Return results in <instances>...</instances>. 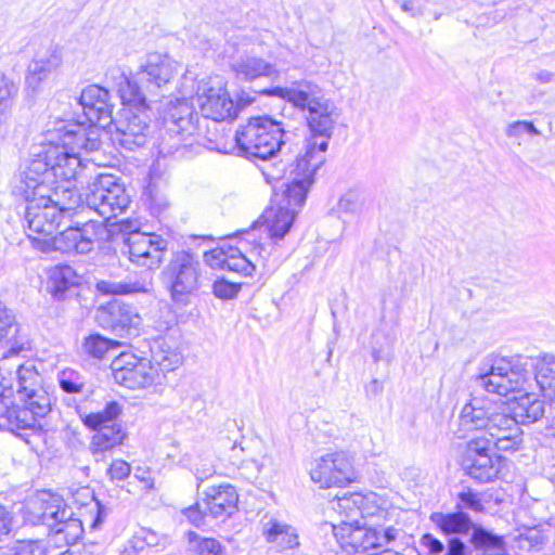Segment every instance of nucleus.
<instances>
[{"mask_svg":"<svg viewBox=\"0 0 555 555\" xmlns=\"http://www.w3.org/2000/svg\"><path fill=\"white\" fill-rule=\"evenodd\" d=\"M24 405H13L11 399L0 392V429L14 433L29 443L28 434L35 431L37 418L44 417L51 411V397L44 387L21 398Z\"/></svg>","mask_w":555,"mask_h":555,"instance_id":"9","label":"nucleus"},{"mask_svg":"<svg viewBox=\"0 0 555 555\" xmlns=\"http://www.w3.org/2000/svg\"><path fill=\"white\" fill-rule=\"evenodd\" d=\"M13 555H46V547L39 540L16 541Z\"/></svg>","mask_w":555,"mask_h":555,"instance_id":"47","label":"nucleus"},{"mask_svg":"<svg viewBox=\"0 0 555 555\" xmlns=\"http://www.w3.org/2000/svg\"><path fill=\"white\" fill-rule=\"evenodd\" d=\"M181 356L170 348L158 346L152 350V358L147 360L153 369L163 375V385L166 383L167 373L175 371L181 364Z\"/></svg>","mask_w":555,"mask_h":555,"instance_id":"35","label":"nucleus"},{"mask_svg":"<svg viewBox=\"0 0 555 555\" xmlns=\"http://www.w3.org/2000/svg\"><path fill=\"white\" fill-rule=\"evenodd\" d=\"M446 555H468V547L459 538H451L448 542Z\"/></svg>","mask_w":555,"mask_h":555,"instance_id":"56","label":"nucleus"},{"mask_svg":"<svg viewBox=\"0 0 555 555\" xmlns=\"http://www.w3.org/2000/svg\"><path fill=\"white\" fill-rule=\"evenodd\" d=\"M150 203L152 209H155L157 212L163 211L169 205L166 196L159 195L157 193L153 194L152 191L150 192Z\"/></svg>","mask_w":555,"mask_h":555,"instance_id":"59","label":"nucleus"},{"mask_svg":"<svg viewBox=\"0 0 555 555\" xmlns=\"http://www.w3.org/2000/svg\"><path fill=\"white\" fill-rule=\"evenodd\" d=\"M18 85L0 72V125L10 117L18 94Z\"/></svg>","mask_w":555,"mask_h":555,"instance_id":"36","label":"nucleus"},{"mask_svg":"<svg viewBox=\"0 0 555 555\" xmlns=\"http://www.w3.org/2000/svg\"><path fill=\"white\" fill-rule=\"evenodd\" d=\"M365 502L360 506V518L367 517H379L383 516L386 511L377 505V495L375 493L364 494Z\"/></svg>","mask_w":555,"mask_h":555,"instance_id":"49","label":"nucleus"},{"mask_svg":"<svg viewBox=\"0 0 555 555\" xmlns=\"http://www.w3.org/2000/svg\"><path fill=\"white\" fill-rule=\"evenodd\" d=\"M96 320L119 336L137 334L142 318L137 309L121 300H112L98 309Z\"/></svg>","mask_w":555,"mask_h":555,"instance_id":"17","label":"nucleus"},{"mask_svg":"<svg viewBox=\"0 0 555 555\" xmlns=\"http://www.w3.org/2000/svg\"><path fill=\"white\" fill-rule=\"evenodd\" d=\"M543 397L550 401L552 405L555 406V384L551 386L550 389H546L542 392Z\"/></svg>","mask_w":555,"mask_h":555,"instance_id":"62","label":"nucleus"},{"mask_svg":"<svg viewBox=\"0 0 555 555\" xmlns=\"http://www.w3.org/2000/svg\"><path fill=\"white\" fill-rule=\"evenodd\" d=\"M528 371L506 358L494 357L485 361L478 376L479 386L488 392L507 396L509 392L525 390Z\"/></svg>","mask_w":555,"mask_h":555,"instance_id":"13","label":"nucleus"},{"mask_svg":"<svg viewBox=\"0 0 555 555\" xmlns=\"http://www.w3.org/2000/svg\"><path fill=\"white\" fill-rule=\"evenodd\" d=\"M289 183L275 207H270L262 215L266 228L273 240H281L291 230L295 217L305 204L307 193L314 182V177H308L300 170L289 166Z\"/></svg>","mask_w":555,"mask_h":555,"instance_id":"8","label":"nucleus"},{"mask_svg":"<svg viewBox=\"0 0 555 555\" xmlns=\"http://www.w3.org/2000/svg\"><path fill=\"white\" fill-rule=\"evenodd\" d=\"M194 89L195 76L191 70H186L180 86L182 99L171 103L164 117L169 133L184 142V146L192 145L202 137L199 117L188 102V98L194 96Z\"/></svg>","mask_w":555,"mask_h":555,"instance_id":"11","label":"nucleus"},{"mask_svg":"<svg viewBox=\"0 0 555 555\" xmlns=\"http://www.w3.org/2000/svg\"><path fill=\"white\" fill-rule=\"evenodd\" d=\"M111 370L115 382L129 389L157 391L163 386V375L146 359H139L132 353L117 356L111 363Z\"/></svg>","mask_w":555,"mask_h":555,"instance_id":"14","label":"nucleus"},{"mask_svg":"<svg viewBox=\"0 0 555 555\" xmlns=\"http://www.w3.org/2000/svg\"><path fill=\"white\" fill-rule=\"evenodd\" d=\"M456 498L455 508L457 511L464 512V509H469L476 513L483 511V504L479 494L469 488L459 492Z\"/></svg>","mask_w":555,"mask_h":555,"instance_id":"45","label":"nucleus"},{"mask_svg":"<svg viewBox=\"0 0 555 555\" xmlns=\"http://www.w3.org/2000/svg\"><path fill=\"white\" fill-rule=\"evenodd\" d=\"M399 5L403 12L409 13L411 16H416L420 13V10L414 5V2L411 0H401L399 1Z\"/></svg>","mask_w":555,"mask_h":555,"instance_id":"61","label":"nucleus"},{"mask_svg":"<svg viewBox=\"0 0 555 555\" xmlns=\"http://www.w3.org/2000/svg\"><path fill=\"white\" fill-rule=\"evenodd\" d=\"M337 118L336 106L325 98L311 106L307 116L310 137L306 140L305 154L298 156L289 165L294 170H300L308 177H314L315 171L325 160L324 154Z\"/></svg>","mask_w":555,"mask_h":555,"instance_id":"5","label":"nucleus"},{"mask_svg":"<svg viewBox=\"0 0 555 555\" xmlns=\"http://www.w3.org/2000/svg\"><path fill=\"white\" fill-rule=\"evenodd\" d=\"M517 546L521 550H530L541 544L542 538L535 529H528L515 537Z\"/></svg>","mask_w":555,"mask_h":555,"instance_id":"51","label":"nucleus"},{"mask_svg":"<svg viewBox=\"0 0 555 555\" xmlns=\"http://www.w3.org/2000/svg\"><path fill=\"white\" fill-rule=\"evenodd\" d=\"M222 550L220 542L211 538H201L195 545L197 555H221Z\"/></svg>","mask_w":555,"mask_h":555,"instance_id":"52","label":"nucleus"},{"mask_svg":"<svg viewBox=\"0 0 555 555\" xmlns=\"http://www.w3.org/2000/svg\"><path fill=\"white\" fill-rule=\"evenodd\" d=\"M96 289L106 295H127L132 293H145L147 288L138 282L124 283L116 281L101 280L96 282Z\"/></svg>","mask_w":555,"mask_h":555,"instance_id":"41","label":"nucleus"},{"mask_svg":"<svg viewBox=\"0 0 555 555\" xmlns=\"http://www.w3.org/2000/svg\"><path fill=\"white\" fill-rule=\"evenodd\" d=\"M333 533L341 548L349 553L361 554L378 548L376 529L366 528L360 522L340 521L339 525H333Z\"/></svg>","mask_w":555,"mask_h":555,"instance_id":"20","label":"nucleus"},{"mask_svg":"<svg viewBox=\"0 0 555 555\" xmlns=\"http://www.w3.org/2000/svg\"><path fill=\"white\" fill-rule=\"evenodd\" d=\"M118 92L124 104L120 116L113 120L112 140L126 150L143 146L150 132L146 98L139 83L121 75Z\"/></svg>","mask_w":555,"mask_h":555,"instance_id":"4","label":"nucleus"},{"mask_svg":"<svg viewBox=\"0 0 555 555\" xmlns=\"http://www.w3.org/2000/svg\"><path fill=\"white\" fill-rule=\"evenodd\" d=\"M203 500L208 515L216 519H227L237 511L238 494L230 483L209 486Z\"/></svg>","mask_w":555,"mask_h":555,"instance_id":"21","label":"nucleus"},{"mask_svg":"<svg viewBox=\"0 0 555 555\" xmlns=\"http://www.w3.org/2000/svg\"><path fill=\"white\" fill-rule=\"evenodd\" d=\"M398 534V530L393 528H387L383 532L376 529V535L378 538V547H382L390 542L395 541Z\"/></svg>","mask_w":555,"mask_h":555,"instance_id":"58","label":"nucleus"},{"mask_svg":"<svg viewBox=\"0 0 555 555\" xmlns=\"http://www.w3.org/2000/svg\"><path fill=\"white\" fill-rule=\"evenodd\" d=\"M228 246L216 247L204 254L205 262L214 269H227Z\"/></svg>","mask_w":555,"mask_h":555,"instance_id":"48","label":"nucleus"},{"mask_svg":"<svg viewBox=\"0 0 555 555\" xmlns=\"http://www.w3.org/2000/svg\"><path fill=\"white\" fill-rule=\"evenodd\" d=\"M266 93L287 100L294 106L308 111L324 99L319 86L309 80L294 81L289 87H276Z\"/></svg>","mask_w":555,"mask_h":555,"instance_id":"23","label":"nucleus"},{"mask_svg":"<svg viewBox=\"0 0 555 555\" xmlns=\"http://www.w3.org/2000/svg\"><path fill=\"white\" fill-rule=\"evenodd\" d=\"M480 431L478 440H485L490 450L514 452L524 442V431L511 408L503 401L474 398L459 415L457 435L465 438L469 433Z\"/></svg>","mask_w":555,"mask_h":555,"instance_id":"3","label":"nucleus"},{"mask_svg":"<svg viewBox=\"0 0 555 555\" xmlns=\"http://www.w3.org/2000/svg\"><path fill=\"white\" fill-rule=\"evenodd\" d=\"M27 184L29 183L20 179L14 186V193L27 203L25 221L27 235L34 247L43 253L59 250L66 254H88L94 248L95 242L107 238V230L93 220L70 225L54 235L62 217L76 215L80 194L73 189H64L62 198L59 195L53 199L51 192L39 191L38 188Z\"/></svg>","mask_w":555,"mask_h":555,"instance_id":"1","label":"nucleus"},{"mask_svg":"<svg viewBox=\"0 0 555 555\" xmlns=\"http://www.w3.org/2000/svg\"><path fill=\"white\" fill-rule=\"evenodd\" d=\"M2 341H5L10 348L1 358L0 371L5 367L9 358L18 354L27 344L26 339L20 336L15 315L0 301V343Z\"/></svg>","mask_w":555,"mask_h":555,"instance_id":"24","label":"nucleus"},{"mask_svg":"<svg viewBox=\"0 0 555 555\" xmlns=\"http://www.w3.org/2000/svg\"><path fill=\"white\" fill-rule=\"evenodd\" d=\"M309 475L320 488L345 487L357 480L352 457L344 451L330 452L312 460Z\"/></svg>","mask_w":555,"mask_h":555,"instance_id":"15","label":"nucleus"},{"mask_svg":"<svg viewBox=\"0 0 555 555\" xmlns=\"http://www.w3.org/2000/svg\"><path fill=\"white\" fill-rule=\"evenodd\" d=\"M430 520L446 534H466L476 527L469 515L462 511L453 513L435 512L430 515Z\"/></svg>","mask_w":555,"mask_h":555,"instance_id":"29","label":"nucleus"},{"mask_svg":"<svg viewBox=\"0 0 555 555\" xmlns=\"http://www.w3.org/2000/svg\"><path fill=\"white\" fill-rule=\"evenodd\" d=\"M517 400L513 415L521 418V422L532 423L544 414V402L539 400L534 393L525 392Z\"/></svg>","mask_w":555,"mask_h":555,"instance_id":"34","label":"nucleus"},{"mask_svg":"<svg viewBox=\"0 0 555 555\" xmlns=\"http://www.w3.org/2000/svg\"><path fill=\"white\" fill-rule=\"evenodd\" d=\"M101 145L96 129L86 128L83 122L56 119L50 121L38 151L33 153L20 179L39 191L53 192L59 197L64 189L61 183H70L81 173L85 165L79 152H93Z\"/></svg>","mask_w":555,"mask_h":555,"instance_id":"2","label":"nucleus"},{"mask_svg":"<svg viewBox=\"0 0 555 555\" xmlns=\"http://www.w3.org/2000/svg\"><path fill=\"white\" fill-rule=\"evenodd\" d=\"M63 63L61 51L54 49L49 54L30 62L26 75V85L34 91L38 90L50 75Z\"/></svg>","mask_w":555,"mask_h":555,"instance_id":"27","label":"nucleus"},{"mask_svg":"<svg viewBox=\"0 0 555 555\" xmlns=\"http://www.w3.org/2000/svg\"><path fill=\"white\" fill-rule=\"evenodd\" d=\"M228 262L227 269L229 271L238 272L245 276H249L255 271V264L242 253L237 247L228 246Z\"/></svg>","mask_w":555,"mask_h":555,"instance_id":"43","label":"nucleus"},{"mask_svg":"<svg viewBox=\"0 0 555 555\" xmlns=\"http://www.w3.org/2000/svg\"><path fill=\"white\" fill-rule=\"evenodd\" d=\"M121 414V406L116 401L106 403L105 408L99 412L80 413L82 423L91 428L96 429L105 425L116 423V418Z\"/></svg>","mask_w":555,"mask_h":555,"instance_id":"38","label":"nucleus"},{"mask_svg":"<svg viewBox=\"0 0 555 555\" xmlns=\"http://www.w3.org/2000/svg\"><path fill=\"white\" fill-rule=\"evenodd\" d=\"M130 204L129 195L125 186L119 183L118 179L112 175H99L95 180L90 183L85 193V197L80 196L79 206L76 207V214H95L103 219L99 221L107 230V222L118 214L125 211ZM89 220H92L90 218ZM94 221V219H93ZM98 222V220H95ZM111 234H108L107 241ZM102 242L104 240H101Z\"/></svg>","mask_w":555,"mask_h":555,"instance_id":"7","label":"nucleus"},{"mask_svg":"<svg viewBox=\"0 0 555 555\" xmlns=\"http://www.w3.org/2000/svg\"><path fill=\"white\" fill-rule=\"evenodd\" d=\"M255 101L254 96H244V94H241L237 99V104L235 105L236 108L240 106H246L251 104Z\"/></svg>","mask_w":555,"mask_h":555,"instance_id":"63","label":"nucleus"},{"mask_svg":"<svg viewBox=\"0 0 555 555\" xmlns=\"http://www.w3.org/2000/svg\"><path fill=\"white\" fill-rule=\"evenodd\" d=\"M262 534L268 543L280 551L297 548L300 545L297 529L278 519H269L264 522Z\"/></svg>","mask_w":555,"mask_h":555,"instance_id":"26","label":"nucleus"},{"mask_svg":"<svg viewBox=\"0 0 555 555\" xmlns=\"http://www.w3.org/2000/svg\"><path fill=\"white\" fill-rule=\"evenodd\" d=\"M162 278L171 300L179 305H188L191 296L199 291L203 280L197 255L184 249L172 253L162 271Z\"/></svg>","mask_w":555,"mask_h":555,"instance_id":"10","label":"nucleus"},{"mask_svg":"<svg viewBox=\"0 0 555 555\" xmlns=\"http://www.w3.org/2000/svg\"><path fill=\"white\" fill-rule=\"evenodd\" d=\"M285 133L282 124L268 116L251 117L236 130L238 155L248 159H270L285 143Z\"/></svg>","mask_w":555,"mask_h":555,"instance_id":"6","label":"nucleus"},{"mask_svg":"<svg viewBox=\"0 0 555 555\" xmlns=\"http://www.w3.org/2000/svg\"><path fill=\"white\" fill-rule=\"evenodd\" d=\"M178 73V63L167 54L151 53L137 74L138 82L150 93L166 86Z\"/></svg>","mask_w":555,"mask_h":555,"instance_id":"18","label":"nucleus"},{"mask_svg":"<svg viewBox=\"0 0 555 555\" xmlns=\"http://www.w3.org/2000/svg\"><path fill=\"white\" fill-rule=\"evenodd\" d=\"M50 284L52 295L63 299L66 292L78 284V275L70 266H56L50 271Z\"/></svg>","mask_w":555,"mask_h":555,"instance_id":"31","label":"nucleus"},{"mask_svg":"<svg viewBox=\"0 0 555 555\" xmlns=\"http://www.w3.org/2000/svg\"><path fill=\"white\" fill-rule=\"evenodd\" d=\"M118 346L117 341L107 339L100 334H92L85 338L82 349L92 358L103 359Z\"/></svg>","mask_w":555,"mask_h":555,"instance_id":"39","label":"nucleus"},{"mask_svg":"<svg viewBox=\"0 0 555 555\" xmlns=\"http://www.w3.org/2000/svg\"><path fill=\"white\" fill-rule=\"evenodd\" d=\"M75 548L62 555H102L101 546L95 543L81 547L76 545Z\"/></svg>","mask_w":555,"mask_h":555,"instance_id":"57","label":"nucleus"},{"mask_svg":"<svg viewBox=\"0 0 555 555\" xmlns=\"http://www.w3.org/2000/svg\"><path fill=\"white\" fill-rule=\"evenodd\" d=\"M194 96L202 116L214 121L236 117V106L228 91L227 80L219 75L195 79Z\"/></svg>","mask_w":555,"mask_h":555,"instance_id":"12","label":"nucleus"},{"mask_svg":"<svg viewBox=\"0 0 555 555\" xmlns=\"http://www.w3.org/2000/svg\"><path fill=\"white\" fill-rule=\"evenodd\" d=\"M230 67L236 78L247 81L278 73L274 64L253 54L240 55L231 62Z\"/></svg>","mask_w":555,"mask_h":555,"instance_id":"25","label":"nucleus"},{"mask_svg":"<svg viewBox=\"0 0 555 555\" xmlns=\"http://www.w3.org/2000/svg\"><path fill=\"white\" fill-rule=\"evenodd\" d=\"M505 133L511 139H520L526 130L522 120L514 121L506 127Z\"/></svg>","mask_w":555,"mask_h":555,"instance_id":"60","label":"nucleus"},{"mask_svg":"<svg viewBox=\"0 0 555 555\" xmlns=\"http://www.w3.org/2000/svg\"><path fill=\"white\" fill-rule=\"evenodd\" d=\"M485 443V440L472 439L468 442L465 456L467 474L480 482H488L498 474V469L489 453L490 449Z\"/></svg>","mask_w":555,"mask_h":555,"instance_id":"22","label":"nucleus"},{"mask_svg":"<svg viewBox=\"0 0 555 555\" xmlns=\"http://www.w3.org/2000/svg\"><path fill=\"white\" fill-rule=\"evenodd\" d=\"M130 465L124 460H114L107 468V475L112 481L125 480L130 475Z\"/></svg>","mask_w":555,"mask_h":555,"instance_id":"54","label":"nucleus"},{"mask_svg":"<svg viewBox=\"0 0 555 555\" xmlns=\"http://www.w3.org/2000/svg\"><path fill=\"white\" fill-rule=\"evenodd\" d=\"M95 430L96 433L92 436L89 446L95 461H100L105 452L120 446L126 438V433L118 423L105 425Z\"/></svg>","mask_w":555,"mask_h":555,"instance_id":"28","label":"nucleus"},{"mask_svg":"<svg viewBox=\"0 0 555 555\" xmlns=\"http://www.w3.org/2000/svg\"><path fill=\"white\" fill-rule=\"evenodd\" d=\"M534 380L541 392L555 384V356L545 354L538 361Z\"/></svg>","mask_w":555,"mask_h":555,"instance_id":"40","label":"nucleus"},{"mask_svg":"<svg viewBox=\"0 0 555 555\" xmlns=\"http://www.w3.org/2000/svg\"><path fill=\"white\" fill-rule=\"evenodd\" d=\"M79 103L83 108V113L91 125L86 128L92 127L99 131L94 125L100 127H112L113 122V104L111 103V95L108 90L98 85H90L86 87L79 98Z\"/></svg>","mask_w":555,"mask_h":555,"instance_id":"19","label":"nucleus"},{"mask_svg":"<svg viewBox=\"0 0 555 555\" xmlns=\"http://www.w3.org/2000/svg\"><path fill=\"white\" fill-rule=\"evenodd\" d=\"M363 502H365L364 494L348 493L332 502V508L346 517V519H343L341 521L358 524L361 509L360 505Z\"/></svg>","mask_w":555,"mask_h":555,"instance_id":"37","label":"nucleus"},{"mask_svg":"<svg viewBox=\"0 0 555 555\" xmlns=\"http://www.w3.org/2000/svg\"><path fill=\"white\" fill-rule=\"evenodd\" d=\"M168 242L163 237H155V246L143 251L137 266L147 269H155L160 266L164 260Z\"/></svg>","mask_w":555,"mask_h":555,"instance_id":"42","label":"nucleus"},{"mask_svg":"<svg viewBox=\"0 0 555 555\" xmlns=\"http://www.w3.org/2000/svg\"><path fill=\"white\" fill-rule=\"evenodd\" d=\"M421 544L431 555H438L444 551L443 543L430 533H426L421 538Z\"/></svg>","mask_w":555,"mask_h":555,"instance_id":"55","label":"nucleus"},{"mask_svg":"<svg viewBox=\"0 0 555 555\" xmlns=\"http://www.w3.org/2000/svg\"><path fill=\"white\" fill-rule=\"evenodd\" d=\"M240 285L225 280L216 281L212 285L214 294L221 299H231L237 295Z\"/></svg>","mask_w":555,"mask_h":555,"instance_id":"53","label":"nucleus"},{"mask_svg":"<svg viewBox=\"0 0 555 555\" xmlns=\"http://www.w3.org/2000/svg\"><path fill=\"white\" fill-rule=\"evenodd\" d=\"M545 436L546 437H551V438H555V417L545 427Z\"/></svg>","mask_w":555,"mask_h":555,"instance_id":"64","label":"nucleus"},{"mask_svg":"<svg viewBox=\"0 0 555 555\" xmlns=\"http://www.w3.org/2000/svg\"><path fill=\"white\" fill-rule=\"evenodd\" d=\"M59 384L67 393H78L85 386L83 378L74 370H64L59 375Z\"/></svg>","mask_w":555,"mask_h":555,"instance_id":"46","label":"nucleus"},{"mask_svg":"<svg viewBox=\"0 0 555 555\" xmlns=\"http://www.w3.org/2000/svg\"><path fill=\"white\" fill-rule=\"evenodd\" d=\"M364 196L357 191H348L345 193L337 204L339 212L348 215H360L364 207Z\"/></svg>","mask_w":555,"mask_h":555,"instance_id":"44","label":"nucleus"},{"mask_svg":"<svg viewBox=\"0 0 555 555\" xmlns=\"http://www.w3.org/2000/svg\"><path fill=\"white\" fill-rule=\"evenodd\" d=\"M40 511L38 521L47 525L51 531L67 544H75L83 533L82 521L73 517V512L57 496L34 503Z\"/></svg>","mask_w":555,"mask_h":555,"instance_id":"16","label":"nucleus"},{"mask_svg":"<svg viewBox=\"0 0 555 555\" xmlns=\"http://www.w3.org/2000/svg\"><path fill=\"white\" fill-rule=\"evenodd\" d=\"M120 231L131 232L127 238L129 260L138 264L143 251L155 246V237H162L154 233H140L134 232L132 222L129 220H121L118 222Z\"/></svg>","mask_w":555,"mask_h":555,"instance_id":"30","label":"nucleus"},{"mask_svg":"<svg viewBox=\"0 0 555 555\" xmlns=\"http://www.w3.org/2000/svg\"><path fill=\"white\" fill-rule=\"evenodd\" d=\"M15 375L17 393L21 398L43 387L41 375L30 362L16 365Z\"/></svg>","mask_w":555,"mask_h":555,"instance_id":"33","label":"nucleus"},{"mask_svg":"<svg viewBox=\"0 0 555 555\" xmlns=\"http://www.w3.org/2000/svg\"><path fill=\"white\" fill-rule=\"evenodd\" d=\"M182 513L196 527L204 526L206 517L209 516L205 508L204 500L202 503L197 502L195 505L183 509Z\"/></svg>","mask_w":555,"mask_h":555,"instance_id":"50","label":"nucleus"},{"mask_svg":"<svg viewBox=\"0 0 555 555\" xmlns=\"http://www.w3.org/2000/svg\"><path fill=\"white\" fill-rule=\"evenodd\" d=\"M470 543L478 552L477 555H508L505 553L502 537L494 535L483 528L475 529Z\"/></svg>","mask_w":555,"mask_h":555,"instance_id":"32","label":"nucleus"}]
</instances>
